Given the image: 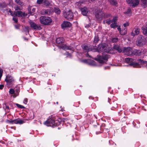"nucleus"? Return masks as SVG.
<instances>
[{
    "instance_id": "nucleus-1",
    "label": "nucleus",
    "mask_w": 147,
    "mask_h": 147,
    "mask_svg": "<svg viewBox=\"0 0 147 147\" xmlns=\"http://www.w3.org/2000/svg\"><path fill=\"white\" fill-rule=\"evenodd\" d=\"M61 120L60 119H57V117L55 115H52L49 116L44 124L48 126L54 127L59 125V122Z\"/></svg>"
},
{
    "instance_id": "nucleus-2",
    "label": "nucleus",
    "mask_w": 147,
    "mask_h": 147,
    "mask_svg": "<svg viewBox=\"0 0 147 147\" xmlns=\"http://www.w3.org/2000/svg\"><path fill=\"white\" fill-rule=\"evenodd\" d=\"M97 47L94 49V51L98 52H104L109 53L110 48L109 45L105 43L99 44L98 45Z\"/></svg>"
},
{
    "instance_id": "nucleus-3",
    "label": "nucleus",
    "mask_w": 147,
    "mask_h": 147,
    "mask_svg": "<svg viewBox=\"0 0 147 147\" xmlns=\"http://www.w3.org/2000/svg\"><path fill=\"white\" fill-rule=\"evenodd\" d=\"M40 23L44 25H50L52 22V20L50 17L45 16H41L39 18Z\"/></svg>"
},
{
    "instance_id": "nucleus-4",
    "label": "nucleus",
    "mask_w": 147,
    "mask_h": 147,
    "mask_svg": "<svg viewBox=\"0 0 147 147\" xmlns=\"http://www.w3.org/2000/svg\"><path fill=\"white\" fill-rule=\"evenodd\" d=\"M94 15L96 18L100 20H102L105 15L101 9H96L95 10Z\"/></svg>"
},
{
    "instance_id": "nucleus-5",
    "label": "nucleus",
    "mask_w": 147,
    "mask_h": 147,
    "mask_svg": "<svg viewBox=\"0 0 147 147\" xmlns=\"http://www.w3.org/2000/svg\"><path fill=\"white\" fill-rule=\"evenodd\" d=\"M109 56L107 55H103L102 56L98 55L97 58L95 59L100 63L104 64L105 63V61L107 60Z\"/></svg>"
},
{
    "instance_id": "nucleus-6",
    "label": "nucleus",
    "mask_w": 147,
    "mask_h": 147,
    "mask_svg": "<svg viewBox=\"0 0 147 147\" xmlns=\"http://www.w3.org/2000/svg\"><path fill=\"white\" fill-rule=\"evenodd\" d=\"M5 81L7 83V84L8 86H11L14 82V78L10 75L6 76Z\"/></svg>"
},
{
    "instance_id": "nucleus-7",
    "label": "nucleus",
    "mask_w": 147,
    "mask_h": 147,
    "mask_svg": "<svg viewBox=\"0 0 147 147\" xmlns=\"http://www.w3.org/2000/svg\"><path fill=\"white\" fill-rule=\"evenodd\" d=\"M63 15L66 19L69 20H72L74 18L73 13L70 10L64 12Z\"/></svg>"
},
{
    "instance_id": "nucleus-8",
    "label": "nucleus",
    "mask_w": 147,
    "mask_h": 147,
    "mask_svg": "<svg viewBox=\"0 0 147 147\" xmlns=\"http://www.w3.org/2000/svg\"><path fill=\"white\" fill-rule=\"evenodd\" d=\"M29 24L31 28L35 31L40 30L42 29L40 24H36L35 23L33 22L32 21H30Z\"/></svg>"
},
{
    "instance_id": "nucleus-9",
    "label": "nucleus",
    "mask_w": 147,
    "mask_h": 147,
    "mask_svg": "<svg viewBox=\"0 0 147 147\" xmlns=\"http://www.w3.org/2000/svg\"><path fill=\"white\" fill-rule=\"evenodd\" d=\"M136 43L138 46H142L145 44V40L142 36H140L138 37Z\"/></svg>"
},
{
    "instance_id": "nucleus-10",
    "label": "nucleus",
    "mask_w": 147,
    "mask_h": 147,
    "mask_svg": "<svg viewBox=\"0 0 147 147\" xmlns=\"http://www.w3.org/2000/svg\"><path fill=\"white\" fill-rule=\"evenodd\" d=\"M126 1L130 6L133 7L137 6L140 3V0H126Z\"/></svg>"
},
{
    "instance_id": "nucleus-11",
    "label": "nucleus",
    "mask_w": 147,
    "mask_h": 147,
    "mask_svg": "<svg viewBox=\"0 0 147 147\" xmlns=\"http://www.w3.org/2000/svg\"><path fill=\"white\" fill-rule=\"evenodd\" d=\"M123 52L125 55L130 56L132 53V49L129 47H124L123 49Z\"/></svg>"
},
{
    "instance_id": "nucleus-12",
    "label": "nucleus",
    "mask_w": 147,
    "mask_h": 147,
    "mask_svg": "<svg viewBox=\"0 0 147 147\" xmlns=\"http://www.w3.org/2000/svg\"><path fill=\"white\" fill-rule=\"evenodd\" d=\"M117 17H113V19L111 20V28H115L118 26L117 24Z\"/></svg>"
},
{
    "instance_id": "nucleus-13",
    "label": "nucleus",
    "mask_w": 147,
    "mask_h": 147,
    "mask_svg": "<svg viewBox=\"0 0 147 147\" xmlns=\"http://www.w3.org/2000/svg\"><path fill=\"white\" fill-rule=\"evenodd\" d=\"M61 26L62 28L64 29L65 28L70 27L71 26V24L69 22L64 21Z\"/></svg>"
},
{
    "instance_id": "nucleus-14",
    "label": "nucleus",
    "mask_w": 147,
    "mask_h": 147,
    "mask_svg": "<svg viewBox=\"0 0 147 147\" xmlns=\"http://www.w3.org/2000/svg\"><path fill=\"white\" fill-rule=\"evenodd\" d=\"M89 45L88 44H84L81 46L82 47L84 51L86 52L92 50V49L89 47Z\"/></svg>"
},
{
    "instance_id": "nucleus-15",
    "label": "nucleus",
    "mask_w": 147,
    "mask_h": 147,
    "mask_svg": "<svg viewBox=\"0 0 147 147\" xmlns=\"http://www.w3.org/2000/svg\"><path fill=\"white\" fill-rule=\"evenodd\" d=\"M140 29L138 27H135L132 31L131 32V35L134 36L136 35H138L140 33Z\"/></svg>"
},
{
    "instance_id": "nucleus-16",
    "label": "nucleus",
    "mask_w": 147,
    "mask_h": 147,
    "mask_svg": "<svg viewBox=\"0 0 147 147\" xmlns=\"http://www.w3.org/2000/svg\"><path fill=\"white\" fill-rule=\"evenodd\" d=\"M53 11V9H43L42 11V13L44 15H48L50 14H51Z\"/></svg>"
},
{
    "instance_id": "nucleus-17",
    "label": "nucleus",
    "mask_w": 147,
    "mask_h": 147,
    "mask_svg": "<svg viewBox=\"0 0 147 147\" xmlns=\"http://www.w3.org/2000/svg\"><path fill=\"white\" fill-rule=\"evenodd\" d=\"M25 16V13L20 10L15 11V16L17 17H22Z\"/></svg>"
},
{
    "instance_id": "nucleus-18",
    "label": "nucleus",
    "mask_w": 147,
    "mask_h": 147,
    "mask_svg": "<svg viewBox=\"0 0 147 147\" xmlns=\"http://www.w3.org/2000/svg\"><path fill=\"white\" fill-rule=\"evenodd\" d=\"M10 122L12 123L19 124H22L24 123V121L18 119H16L10 121Z\"/></svg>"
},
{
    "instance_id": "nucleus-19",
    "label": "nucleus",
    "mask_w": 147,
    "mask_h": 147,
    "mask_svg": "<svg viewBox=\"0 0 147 147\" xmlns=\"http://www.w3.org/2000/svg\"><path fill=\"white\" fill-rule=\"evenodd\" d=\"M81 10L83 15L86 16L87 15L88 10V9L86 7H85L83 8H81Z\"/></svg>"
},
{
    "instance_id": "nucleus-20",
    "label": "nucleus",
    "mask_w": 147,
    "mask_h": 147,
    "mask_svg": "<svg viewBox=\"0 0 147 147\" xmlns=\"http://www.w3.org/2000/svg\"><path fill=\"white\" fill-rule=\"evenodd\" d=\"M123 13L126 17L131 16V9L130 8L128 9L127 11L124 12Z\"/></svg>"
},
{
    "instance_id": "nucleus-21",
    "label": "nucleus",
    "mask_w": 147,
    "mask_h": 147,
    "mask_svg": "<svg viewBox=\"0 0 147 147\" xmlns=\"http://www.w3.org/2000/svg\"><path fill=\"white\" fill-rule=\"evenodd\" d=\"M14 90L16 93L15 94L14 97H16L18 95L20 91V86H16L14 88Z\"/></svg>"
},
{
    "instance_id": "nucleus-22",
    "label": "nucleus",
    "mask_w": 147,
    "mask_h": 147,
    "mask_svg": "<svg viewBox=\"0 0 147 147\" xmlns=\"http://www.w3.org/2000/svg\"><path fill=\"white\" fill-rule=\"evenodd\" d=\"M64 41V38L63 37H59L56 40V42L57 44H62Z\"/></svg>"
},
{
    "instance_id": "nucleus-23",
    "label": "nucleus",
    "mask_w": 147,
    "mask_h": 147,
    "mask_svg": "<svg viewBox=\"0 0 147 147\" xmlns=\"http://www.w3.org/2000/svg\"><path fill=\"white\" fill-rule=\"evenodd\" d=\"M118 31H119L120 33L122 35H125L127 33V30L125 29H124V31H122L121 30V29L120 26L118 27L117 28Z\"/></svg>"
},
{
    "instance_id": "nucleus-24",
    "label": "nucleus",
    "mask_w": 147,
    "mask_h": 147,
    "mask_svg": "<svg viewBox=\"0 0 147 147\" xmlns=\"http://www.w3.org/2000/svg\"><path fill=\"white\" fill-rule=\"evenodd\" d=\"M99 40V39L98 38V35H95L94 37L93 41V44H94L96 45L97 43H98Z\"/></svg>"
},
{
    "instance_id": "nucleus-25",
    "label": "nucleus",
    "mask_w": 147,
    "mask_h": 147,
    "mask_svg": "<svg viewBox=\"0 0 147 147\" xmlns=\"http://www.w3.org/2000/svg\"><path fill=\"white\" fill-rule=\"evenodd\" d=\"M142 29L143 31V32L144 34L147 35V23L146 26H143L142 28Z\"/></svg>"
},
{
    "instance_id": "nucleus-26",
    "label": "nucleus",
    "mask_w": 147,
    "mask_h": 147,
    "mask_svg": "<svg viewBox=\"0 0 147 147\" xmlns=\"http://www.w3.org/2000/svg\"><path fill=\"white\" fill-rule=\"evenodd\" d=\"M130 65L132 66L135 67H139L141 66L138 63L133 61L132 63H130Z\"/></svg>"
},
{
    "instance_id": "nucleus-27",
    "label": "nucleus",
    "mask_w": 147,
    "mask_h": 147,
    "mask_svg": "<svg viewBox=\"0 0 147 147\" xmlns=\"http://www.w3.org/2000/svg\"><path fill=\"white\" fill-rule=\"evenodd\" d=\"M42 4L47 7H49L51 5L50 3L48 0H44Z\"/></svg>"
},
{
    "instance_id": "nucleus-28",
    "label": "nucleus",
    "mask_w": 147,
    "mask_h": 147,
    "mask_svg": "<svg viewBox=\"0 0 147 147\" xmlns=\"http://www.w3.org/2000/svg\"><path fill=\"white\" fill-rule=\"evenodd\" d=\"M113 48L117 50L119 53H121L122 51V49L118 45H114Z\"/></svg>"
},
{
    "instance_id": "nucleus-29",
    "label": "nucleus",
    "mask_w": 147,
    "mask_h": 147,
    "mask_svg": "<svg viewBox=\"0 0 147 147\" xmlns=\"http://www.w3.org/2000/svg\"><path fill=\"white\" fill-rule=\"evenodd\" d=\"M134 59L129 58H125V62L127 63H129L130 65V63H132Z\"/></svg>"
},
{
    "instance_id": "nucleus-30",
    "label": "nucleus",
    "mask_w": 147,
    "mask_h": 147,
    "mask_svg": "<svg viewBox=\"0 0 147 147\" xmlns=\"http://www.w3.org/2000/svg\"><path fill=\"white\" fill-rule=\"evenodd\" d=\"M23 31L25 32V34L27 35L29 34V27L27 26L23 28Z\"/></svg>"
},
{
    "instance_id": "nucleus-31",
    "label": "nucleus",
    "mask_w": 147,
    "mask_h": 147,
    "mask_svg": "<svg viewBox=\"0 0 147 147\" xmlns=\"http://www.w3.org/2000/svg\"><path fill=\"white\" fill-rule=\"evenodd\" d=\"M89 65H90L96 66V65L95 62L93 60H91L89 59V61L88 64Z\"/></svg>"
},
{
    "instance_id": "nucleus-32",
    "label": "nucleus",
    "mask_w": 147,
    "mask_h": 147,
    "mask_svg": "<svg viewBox=\"0 0 147 147\" xmlns=\"http://www.w3.org/2000/svg\"><path fill=\"white\" fill-rule=\"evenodd\" d=\"M54 11L55 13L58 15L60 13V10L58 7H54Z\"/></svg>"
},
{
    "instance_id": "nucleus-33",
    "label": "nucleus",
    "mask_w": 147,
    "mask_h": 147,
    "mask_svg": "<svg viewBox=\"0 0 147 147\" xmlns=\"http://www.w3.org/2000/svg\"><path fill=\"white\" fill-rule=\"evenodd\" d=\"M134 54L136 55H139L141 53V51L139 50H135L134 51Z\"/></svg>"
},
{
    "instance_id": "nucleus-34",
    "label": "nucleus",
    "mask_w": 147,
    "mask_h": 147,
    "mask_svg": "<svg viewBox=\"0 0 147 147\" xmlns=\"http://www.w3.org/2000/svg\"><path fill=\"white\" fill-rule=\"evenodd\" d=\"M117 3L116 0H111V5L114 6H117Z\"/></svg>"
},
{
    "instance_id": "nucleus-35",
    "label": "nucleus",
    "mask_w": 147,
    "mask_h": 147,
    "mask_svg": "<svg viewBox=\"0 0 147 147\" xmlns=\"http://www.w3.org/2000/svg\"><path fill=\"white\" fill-rule=\"evenodd\" d=\"M142 6L144 8L146 7V0H141Z\"/></svg>"
},
{
    "instance_id": "nucleus-36",
    "label": "nucleus",
    "mask_w": 147,
    "mask_h": 147,
    "mask_svg": "<svg viewBox=\"0 0 147 147\" xmlns=\"http://www.w3.org/2000/svg\"><path fill=\"white\" fill-rule=\"evenodd\" d=\"M9 12L10 15L13 17L15 16V11H12L11 9H10L9 11Z\"/></svg>"
},
{
    "instance_id": "nucleus-37",
    "label": "nucleus",
    "mask_w": 147,
    "mask_h": 147,
    "mask_svg": "<svg viewBox=\"0 0 147 147\" xmlns=\"http://www.w3.org/2000/svg\"><path fill=\"white\" fill-rule=\"evenodd\" d=\"M14 9L16 11H17L21 10L22 8V7L18 5H16L14 7Z\"/></svg>"
},
{
    "instance_id": "nucleus-38",
    "label": "nucleus",
    "mask_w": 147,
    "mask_h": 147,
    "mask_svg": "<svg viewBox=\"0 0 147 147\" xmlns=\"http://www.w3.org/2000/svg\"><path fill=\"white\" fill-rule=\"evenodd\" d=\"M12 20L15 23H17L18 22V18L16 16L13 17Z\"/></svg>"
},
{
    "instance_id": "nucleus-39",
    "label": "nucleus",
    "mask_w": 147,
    "mask_h": 147,
    "mask_svg": "<svg viewBox=\"0 0 147 147\" xmlns=\"http://www.w3.org/2000/svg\"><path fill=\"white\" fill-rule=\"evenodd\" d=\"M61 48L62 49L64 50H68V47L65 45L61 46Z\"/></svg>"
},
{
    "instance_id": "nucleus-40",
    "label": "nucleus",
    "mask_w": 147,
    "mask_h": 147,
    "mask_svg": "<svg viewBox=\"0 0 147 147\" xmlns=\"http://www.w3.org/2000/svg\"><path fill=\"white\" fill-rule=\"evenodd\" d=\"M138 62L141 64H147V61H144L143 60L141 59H139L138 60Z\"/></svg>"
},
{
    "instance_id": "nucleus-41",
    "label": "nucleus",
    "mask_w": 147,
    "mask_h": 147,
    "mask_svg": "<svg viewBox=\"0 0 147 147\" xmlns=\"http://www.w3.org/2000/svg\"><path fill=\"white\" fill-rule=\"evenodd\" d=\"M3 108L5 110L9 109V107L7 106L6 104H3Z\"/></svg>"
},
{
    "instance_id": "nucleus-42",
    "label": "nucleus",
    "mask_w": 147,
    "mask_h": 147,
    "mask_svg": "<svg viewBox=\"0 0 147 147\" xmlns=\"http://www.w3.org/2000/svg\"><path fill=\"white\" fill-rule=\"evenodd\" d=\"M57 119H61V121L59 122V125H60L61 122V121H62L63 122H65L67 120V119L65 118H63L62 119H61L60 118H58V117H57Z\"/></svg>"
},
{
    "instance_id": "nucleus-43",
    "label": "nucleus",
    "mask_w": 147,
    "mask_h": 147,
    "mask_svg": "<svg viewBox=\"0 0 147 147\" xmlns=\"http://www.w3.org/2000/svg\"><path fill=\"white\" fill-rule=\"evenodd\" d=\"M118 40V39L117 38H113L111 39V42H117Z\"/></svg>"
},
{
    "instance_id": "nucleus-44",
    "label": "nucleus",
    "mask_w": 147,
    "mask_h": 147,
    "mask_svg": "<svg viewBox=\"0 0 147 147\" xmlns=\"http://www.w3.org/2000/svg\"><path fill=\"white\" fill-rule=\"evenodd\" d=\"M15 1L16 3L18 5H21V6L23 5V3L20 1V0H16Z\"/></svg>"
},
{
    "instance_id": "nucleus-45",
    "label": "nucleus",
    "mask_w": 147,
    "mask_h": 147,
    "mask_svg": "<svg viewBox=\"0 0 147 147\" xmlns=\"http://www.w3.org/2000/svg\"><path fill=\"white\" fill-rule=\"evenodd\" d=\"M7 6V5L4 3H0V7L2 8H4Z\"/></svg>"
},
{
    "instance_id": "nucleus-46",
    "label": "nucleus",
    "mask_w": 147,
    "mask_h": 147,
    "mask_svg": "<svg viewBox=\"0 0 147 147\" xmlns=\"http://www.w3.org/2000/svg\"><path fill=\"white\" fill-rule=\"evenodd\" d=\"M16 105L18 108H20L21 109L25 108V107L19 104H18L16 103Z\"/></svg>"
},
{
    "instance_id": "nucleus-47",
    "label": "nucleus",
    "mask_w": 147,
    "mask_h": 147,
    "mask_svg": "<svg viewBox=\"0 0 147 147\" xmlns=\"http://www.w3.org/2000/svg\"><path fill=\"white\" fill-rule=\"evenodd\" d=\"M44 0H37V3L38 5H40L43 4Z\"/></svg>"
},
{
    "instance_id": "nucleus-48",
    "label": "nucleus",
    "mask_w": 147,
    "mask_h": 147,
    "mask_svg": "<svg viewBox=\"0 0 147 147\" xmlns=\"http://www.w3.org/2000/svg\"><path fill=\"white\" fill-rule=\"evenodd\" d=\"M3 73V70L2 69L0 68V81L1 80V78L2 76Z\"/></svg>"
},
{
    "instance_id": "nucleus-49",
    "label": "nucleus",
    "mask_w": 147,
    "mask_h": 147,
    "mask_svg": "<svg viewBox=\"0 0 147 147\" xmlns=\"http://www.w3.org/2000/svg\"><path fill=\"white\" fill-rule=\"evenodd\" d=\"M14 26L16 29H19L20 26V25L19 24H17L14 25Z\"/></svg>"
},
{
    "instance_id": "nucleus-50",
    "label": "nucleus",
    "mask_w": 147,
    "mask_h": 147,
    "mask_svg": "<svg viewBox=\"0 0 147 147\" xmlns=\"http://www.w3.org/2000/svg\"><path fill=\"white\" fill-rule=\"evenodd\" d=\"M9 92L10 94H13L15 92V90L12 89H10Z\"/></svg>"
},
{
    "instance_id": "nucleus-51",
    "label": "nucleus",
    "mask_w": 147,
    "mask_h": 147,
    "mask_svg": "<svg viewBox=\"0 0 147 147\" xmlns=\"http://www.w3.org/2000/svg\"><path fill=\"white\" fill-rule=\"evenodd\" d=\"M82 61L84 63L88 64L89 61V59H88L84 60H83V61Z\"/></svg>"
},
{
    "instance_id": "nucleus-52",
    "label": "nucleus",
    "mask_w": 147,
    "mask_h": 147,
    "mask_svg": "<svg viewBox=\"0 0 147 147\" xmlns=\"http://www.w3.org/2000/svg\"><path fill=\"white\" fill-rule=\"evenodd\" d=\"M123 26L125 27L127 26H128L129 25V23L128 22H127L125 23H124L123 24Z\"/></svg>"
},
{
    "instance_id": "nucleus-53",
    "label": "nucleus",
    "mask_w": 147,
    "mask_h": 147,
    "mask_svg": "<svg viewBox=\"0 0 147 147\" xmlns=\"http://www.w3.org/2000/svg\"><path fill=\"white\" fill-rule=\"evenodd\" d=\"M106 22V23H107L108 25H109L110 24V20H106L105 21H104V22Z\"/></svg>"
},
{
    "instance_id": "nucleus-54",
    "label": "nucleus",
    "mask_w": 147,
    "mask_h": 147,
    "mask_svg": "<svg viewBox=\"0 0 147 147\" xmlns=\"http://www.w3.org/2000/svg\"><path fill=\"white\" fill-rule=\"evenodd\" d=\"M28 99L26 98L24 99V100L23 102L25 104H26L28 102Z\"/></svg>"
},
{
    "instance_id": "nucleus-55",
    "label": "nucleus",
    "mask_w": 147,
    "mask_h": 147,
    "mask_svg": "<svg viewBox=\"0 0 147 147\" xmlns=\"http://www.w3.org/2000/svg\"><path fill=\"white\" fill-rule=\"evenodd\" d=\"M4 86V85L3 84L0 85V89H2L3 88Z\"/></svg>"
},
{
    "instance_id": "nucleus-56",
    "label": "nucleus",
    "mask_w": 147,
    "mask_h": 147,
    "mask_svg": "<svg viewBox=\"0 0 147 147\" xmlns=\"http://www.w3.org/2000/svg\"><path fill=\"white\" fill-rule=\"evenodd\" d=\"M106 131H107V133L108 134L109 136V129H105Z\"/></svg>"
},
{
    "instance_id": "nucleus-57",
    "label": "nucleus",
    "mask_w": 147,
    "mask_h": 147,
    "mask_svg": "<svg viewBox=\"0 0 147 147\" xmlns=\"http://www.w3.org/2000/svg\"><path fill=\"white\" fill-rule=\"evenodd\" d=\"M24 38L25 40H28V38H26L25 37H24Z\"/></svg>"
},
{
    "instance_id": "nucleus-58",
    "label": "nucleus",
    "mask_w": 147,
    "mask_h": 147,
    "mask_svg": "<svg viewBox=\"0 0 147 147\" xmlns=\"http://www.w3.org/2000/svg\"><path fill=\"white\" fill-rule=\"evenodd\" d=\"M109 68V67L108 66H106V67H105V69H107L108 68Z\"/></svg>"
},
{
    "instance_id": "nucleus-59",
    "label": "nucleus",
    "mask_w": 147,
    "mask_h": 147,
    "mask_svg": "<svg viewBox=\"0 0 147 147\" xmlns=\"http://www.w3.org/2000/svg\"><path fill=\"white\" fill-rule=\"evenodd\" d=\"M101 133V132H96V134H99V133Z\"/></svg>"
},
{
    "instance_id": "nucleus-60",
    "label": "nucleus",
    "mask_w": 147,
    "mask_h": 147,
    "mask_svg": "<svg viewBox=\"0 0 147 147\" xmlns=\"http://www.w3.org/2000/svg\"><path fill=\"white\" fill-rule=\"evenodd\" d=\"M89 98V99H93V98L91 96H90Z\"/></svg>"
},
{
    "instance_id": "nucleus-61",
    "label": "nucleus",
    "mask_w": 147,
    "mask_h": 147,
    "mask_svg": "<svg viewBox=\"0 0 147 147\" xmlns=\"http://www.w3.org/2000/svg\"><path fill=\"white\" fill-rule=\"evenodd\" d=\"M61 111H64V109H61Z\"/></svg>"
},
{
    "instance_id": "nucleus-62",
    "label": "nucleus",
    "mask_w": 147,
    "mask_h": 147,
    "mask_svg": "<svg viewBox=\"0 0 147 147\" xmlns=\"http://www.w3.org/2000/svg\"><path fill=\"white\" fill-rule=\"evenodd\" d=\"M86 55L87 57L89 56V57H90V56L88 55V53Z\"/></svg>"
},
{
    "instance_id": "nucleus-63",
    "label": "nucleus",
    "mask_w": 147,
    "mask_h": 147,
    "mask_svg": "<svg viewBox=\"0 0 147 147\" xmlns=\"http://www.w3.org/2000/svg\"><path fill=\"white\" fill-rule=\"evenodd\" d=\"M67 55H70V54L69 53H67Z\"/></svg>"
},
{
    "instance_id": "nucleus-64",
    "label": "nucleus",
    "mask_w": 147,
    "mask_h": 147,
    "mask_svg": "<svg viewBox=\"0 0 147 147\" xmlns=\"http://www.w3.org/2000/svg\"><path fill=\"white\" fill-rule=\"evenodd\" d=\"M11 128H12V129H13V128L14 129V130L15 129V127H11Z\"/></svg>"
}]
</instances>
